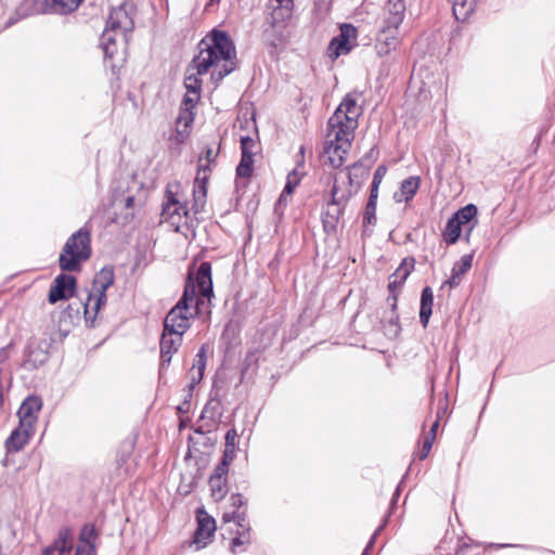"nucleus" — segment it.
Masks as SVG:
<instances>
[{
	"mask_svg": "<svg viewBox=\"0 0 555 555\" xmlns=\"http://www.w3.org/2000/svg\"><path fill=\"white\" fill-rule=\"evenodd\" d=\"M198 52L186 68L184 86L186 93L183 99L184 126L192 121L191 109L199 100L202 80L199 76L210 72V79L215 82L222 80L236 67V51L233 41L225 31L212 30L205 36L197 46Z\"/></svg>",
	"mask_w": 555,
	"mask_h": 555,
	"instance_id": "1",
	"label": "nucleus"
},
{
	"mask_svg": "<svg viewBox=\"0 0 555 555\" xmlns=\"http://www.w3.org/2000/svg\"><path fill=\"white\" fill-rule=\"evenodd\" d=\"M361 114L362 108L356 96L349 93L328 119L325 155L333 168H339L344 164Z\"/></svg>",
	"mask_w": 555,
	"mask_h": 555,
	"instance_id": "2",
	"label": "nucleus"
},
{
	"mask_svg": "<svg viewBox=\"0 0 555 555\" xmlns=\"http://www.w3.org/2000/svg\"><path fill=\"white\" fill-rule=\"evenodd\" d=\"M132 28L133 22L124 7L112 10L101 37L104 54L113 57L117 53L116 43H126Z\"/></svg>",
	"mask_w": 555,
	"mask_h": 555,
	"instance_id": "3",
	"label": "nucleus"
},
{
	"mask_svg": "<svg viewBox=\"0 0 555 555\" xmlns=\"http://www.w3.org/2000/svg\"><path fill=\"white\" fill-rule=\"evenodd\" d=\"M91 256L90 232L80 229L65 243L59 257L60 268L63 271H77L80 263Z\"/></svg>",
	"mask_w": 555,
	"mask_h": 555,
	"instance_id": "4",
	"label": "nucleus"
},
{
	"mask_svg": "<svg viewBox=\"0 0 555 555\" xmlns=\"http://www.w3.org/2000/svg\"><path fill=\"white\" fill-rule=\"evenodd\" d=\"M180 184H168L162 210V220L170 224L176 232H180L182 225L188 223L189 210L183 196L180 194Z\"/></svg>",
	"mask_w": 555,
	"mask_h": 555,
	"instance_id": "5",
	"label": "nucleus"
},
{
	"mask_svg": "<svg viewBox=\"0 0 555 555\" xmlns=\"http://www.w3.org/2000/svg\"><path fill=\"white\" fill-rule=\"evenodd\" d=\"M114 283L112 268H103L94 278L92 291L85 302V317L87 321H93L100 308L106 302V291Z\"/></svg>",
	"mask_w": 555,
	"mask_h": 555,
	"instance_id": "6",
	"label": "nucleus"
},
{
	"mask_svg": "<svg viewBox=\"0 0 555 555\" xmlns=\"http://www.w3.org/2000/svg\"><path fill=\"white\" fill-rule=\"evenodd\" d=\"M477 215V208L473 204H468L465 207L461 208L454 216L449 219L444 232L443 238L448 244H454L459 240L462 230L465 229L467 231V237L472 232L474 224L472 221Z\"/></svg>",
	"mask_w": 555,
	"mask_h": 555,
	"instance_id": "7",
	"label": "nucleus"
},
{
	"mask_svg": "<svg viewBox=\"0 0 555 555\" xmlns=\"http://www.w3.org/2000/svg\"><path fill=\"white\" fill-rule=\"evenodd\" d=\"M195 315L196 312L194 309L177 302L176 306L167 313L164 321V328H166V331H171L173 334L183 335L191 326V319Z\"/></svg>",
	"mask_w": 555,
	"mask_h": 555,
	"instance_id": "8",
	"label": "nucleus"
},
{
	"mask_svg": "<svg viewBox=\"0 0 555 555\" xmlns=\"http://www.w3.org/2000/svg\"><path fill=\"white\" fill-rule=\"evenodd\" d=\"M216 531V522L205 511H197V529L191 545H195V550H202L208 545Z\"/></svg>",
	"mask_w": 555,
	"mask_h": 555,
	"instance_id": "9",
	"label": "nucleus"
},
{
	"mask_svg": "<svg viewBox=\"0 0 555 555\" xmlns=\"http://www.w3.org/2000/svg\"><path fill=\"white\" fill-rule=\"evenodd\" d=\"M337 183L338 178L335 177L332 189V201L326 205V209L323 212V224L326 230L335 229L341 214V204L348 198L346 194L339 195Z\"/></svg>",
	"mask_w": 555,
	"mask_h": 555,
	"instance_id": "10",
	"label": "nucleus"
},
{
	"mask_svg": "<svg viewBox=\"0 0 555 555\" xmlns=\"http://www.w3.org/2000/svg\"><path fill=\"white\" fill-rule=\"evenodd\" d=\"M357 28L350 24H344L340 27V35L335 37L328 47L330 56L337 59L341 54L350 51L353 41L357 39Z\"/></svg>",
	"mask_w": 555,
	"mask_h": 555,
	"instance_id": "11",
	"label": "nucleus"
},
{
	"mask_svg": "<svg viewBox=\"0 0 555 555\" xmlns=\"http://www.w3.org/2000/svg\"><path fill=\"white\" fill-rule=\"evenodd\" d=\"M399 44V27L384 24L376 38V53L379 56L388 55L391 51L397 50Z\"/></svg>",
	"mask_w": 555,
	"mask_h": 555,
	"instance_id": "12",
	"label": "nucleus"
},
{
	"mask_svg": "<svg viewBox=\"0 0 555 555\" xmlns=\"http://www.w3.org/2000/svg\"><path fill=\"white\" fill-rule=\"evenodd\" d=\"M76 279L73 275L60 274L55 278L49 292V301L55 304L74 295Z\"/></svg>",
	"mask_w": 555,
	"mask_h": 555,
	"instance_id": "13",
	"label": "nucleus"
},
{
	"mask_svg": "<svg viewBox=\"0 0 555 555\" xmlns=\"http://www.w3.org/2000/svg\"><path fill=\"white\" fill-rule=\"evenodd\" d=\"M74 547V534L70 528H61L53 543L47 546L41 555H68Z\"/></svg>",
	"mask_w": 555,
	"mask_h": 555,
	"instance_id": "14",
	"label": "nucleus"
},
{
	"mask_svg": "<svg viewBox=\"0 0 555 555\" xmlns=\"http://www.w3.org/2000/svg\"><path fill=\"white\" fill-rule=\"evenodd\" d=\"M42 402L38 397H28L18 409L20 423L28 428H34L41 410Z\"/></svg>",
	"mask_w": 555,
	"mask_h": 555,
	"instance_id": "15",
	"label": "nucleus"
},
{
	"mask_svg": "<svg viewBox=\"0 0 555 555\" xmlns=\"http://www.w3.org/2000/svg\"><path fill=\"white\" fill-rule=\"evenodd\" d=\"M181 334H173L171 331L164 328L160 339V359L162 365L169 364L175 352L178 351L182 344Z\"/></svg>",
	"mask_w": 555,
	"mask_h": 555,
	"instance_id": "16",
	"label": "nucleus"
},
{
	"mask_svg": "<svg viewBox=\"0 0 555 555\" xmlns=\"http://www.w3.org/2000/svg\"><path fill=\"white\" fill-rule=\"evenodd\" d=\"M34 433V428H28L24 424H18V427L14 429L5 441V448L8 452H18L28 442L29 438Z\"/></svg>",
	"mask_w": 555,
	"mask_h": 555,
	"instance_id": "17",
	"label": "nucleus"
},
{
	"mask_svg": "<svg viewBox=\"0 0 555 555\" xmlns=\"http://www.w3.org/2000/svg\"><path fill=\"white\" fill-rule=\"evenodd\" d=\"M405 14L403 0H388L384 9V24L399 27Z\"/></svg>",
	"mask_w": 555,
	"mask_h": 555,
	"instance_id": "18",
	"label": "nucleus"
},
{
	"mask_svg": "<svg viewBox=\"0 0 555 555\" xmlns=\"http://www.w3.org/2000/svg\"><path fill=\"white\" fill-rule=\"evenodd\" d=\"M196 286L203 297L209 298L212 294L211 267L202 262L196 273Z\"/></svg>",
	"mask_w": 555,
	"mask_h": 555,
	"instance_id": "19",
	"label": "nucleus"
},
{
	"mask_svg": "<svg viewBox=\"0 0 555 555\" xmlns=\"http://www.w3.org/2000/svg\"><path fill=\"white\" fill-rule=\"evenodd\" d=\"M421 184L418 177H410L403 180L400 184V189L395 192L393 199L397 203L409 202L413 198Z\"/></svg>",
	"mask_w": 555,
	"mask_h": 555,
	"instance_id": "20",
	"label": "nucleus"
},
{
	"mask_svg": "<svg viewBox=\"0 0 555 555\" xmlns=\"http://www.w3.org/2000/svg\"><path fill=\"white\" fill-rule=\"evenodd\" d=\"M414 259L413 258H404L400 263L399 268L395 271V273L390 276L389 289L393 291L397 287H400L411 272L414 269Z\"/></svg>",
	"mask_w": 555,
	"mask_h": 555,
	"instance_id": "21",
	"label": "nucleus"
},
{
	"mask_svg": "<svg viewBox=\"0 0 555 555\" xmlns=\"http://www.w3.org/2000/svg\"><path fill=\"white\" fill-rule=\"evenodd\" d=\"M473 262V255H464L459 262L452 268V274L449 280L443 283L449 285L451 288L457 286L461 283L462 276L470 269Z\"/></svg>",
	"mask_w": 555,
	"mask_h": 555,
	"instance_id": "22",
	"label": "nucleus"
},
{
	"mask_svg": "<svg viewBox=\"0 0 555 555\" xmlns=\"http://www.w3.org/2000/svg\"><path fill=\"white\" fill-rule=\"evenodd\" d=\"M207 176L203 178L197 177L194 182L193 190V207L195 214H198L204 209L206 204V195H207V186H206Z\"/></svg>",
	"mask_w": 555,
	"mask_h": 555,
	"instance_id": "23",
	"label": "nucleus"
},
{
	"mask_svg": "<svg viewBox=\"0 0 555 555\" xmlns=\"http://www.w3.org/2000/svg\"><path fill=\"white\" fill-rule=\"evenodd\" d=\"M434 294L429 286H426L421 296L420 320L424 327L427 326L433 312Z\"/></svg>",
	"mask_w": 555,
	"mask_h": 555,
	"instance_id": "24",
	"label": "nucleus"
},
{
	"mask_svg": "<svg viewBox=\"0 0 555 555\" xmlns=\"http://www.w3.org/2000/svg\"><path fill=\"white\" fill-rule=\"evenodd\" d=\"M453 5V13L456 20L465 21L474 11L475 0H450Z\"/></svg>",
	"mask_w": 555,
	"mask_h": 555,
	"instance_id": "25",
	"label": "nucleus"
},
{
	"mask_svg": "<svg viewBox=\"0 0 555 555\" xmlns=\"http://www.w3.org/2000/svg\"><path fill=\"white\" fill-rule=\"evenodd\" d=\"M365 173H366V170L363 167L354 165L349 169V171L347 173L344 175V178H347L349 180L350 188H351V190L349 191V194L347 196H349L352 191L358 190V188L361 184L362 178L364 177ZM336 177L339 180L340 178H343V175H339Z\"/></svg>",
	"mask_w": 555,
	"mask_h": 555,
	"instance_id": "26",
	"label": "nucleus"
},
{
	"mask_svg": "<svg viewBox=\"0 0 555 555\" xmlns=\"http://www.w3.org/2000/svg\"><path fill=\"white\" fill-rule=\"evenodd\" d=\"M178 304L194 309L197 313L198 299L195 285L186 284L183 296L179 299Z\"/></svg>",
	"mask_w": 555,
	"mask_h": 555,
	"instance_id": "27",
	"label": "nucleus"
},
{
	"mask_svg": "<svg viewBox=\"0 0 555 555\" xmlns=\"http://www.w3.org/2000/svg\"><path fill=\"white\" fill-rule=\"evenodd\" d=\"M209 486L211 491V496L215 501L222 500L228 493L227 479L219 477H210Z\"/></svg>",
	"mask_w": 555,
	"mask_h": 555,
	"instance_id": "28",
	"label": "nucleus"
},
{
	"mask_svg": "<svg viewBox=\"0 0 555 555\" xmlns=\"http://www.w3.org/2000/svg\"><path fill=\"white\" fill-rule=\"evenodd\" d=\"M254 155L242 154L241 162L236 168V176L240 179H248L253 173Z\"/></svg>",
	"mask_w": 555,
	"mask_h": 555,
	"instance_id": "29",
	"label": "nucleus"
},
{
	"mask_svg": "<svg viewBox=\"0 0 555 555\" xmlns=\"http://www.w3.org/2000/svg\"><path fill=\"white\" fill-rule=\"evenodd\" d=\"M439 426V422L438 420L433 424L427 437L425 438L424 440V443H423V447H422V451L420 453V459L421 460H424L428 456L430 450H431V447H433V443L436 439V433H437V428Z\"/></svg>",
	"mask_w": 555,
	"mask_h": 555,
	"instance_id": "30",
	"label": "nucleus"
},
{
	"mask_svg": "<svg viewBox=\"0 0 555 555\" xmlns=\"http://www.w3.org/2000/svg\"><path fill=\"white\" fill-rule=\"evenodd\" d=\"M95 528L92 525H86L83 526L81 532H80V544L85 547L95 546L94 539H95Z\"/></svg>",
	"mask_w": 555,
	"mask_h": 555,
	"instance_id": "31",
	"label": "nucleus"
},
{
	"mask_svg": "<svg viewBox=\"0 0 555 555\" xmlns=\"http://www.w3.org/2000/svg\"><path fill=\"white\" fill-rule=\"evenodd\" d=\"M236 537L232 540V544H231V547H232V552L235 553L236 552V547L237 546H241V545H244V544H248L249 543V534H248V529H245L244 527L242 528V531H237L236 532Z\"/></svg>",
	"mask_w": 555,
	"mask_h": 555,
	"instance_id": "32",
	"label": "nucleus"
},
{
	"mask_svg": "<svg viewBox=\"0 0 555 555\" xmlns=\"http://www.w3.org/2000/svg\"><path fill=\"white\" fill-rule=\"evenodd\" d=\"M83 0H54L63 12H72L76 10Z\"/></svg>",
	"mask_w": 555,
	"mask_h": 555,
	"instance_id": "33",
	"label": "nucleus"
},
{
	"mask_svg": "<svg viewBox=\"0 0 555 555\" xmlns=\"http://www.w3.org/2000/svg\"><path fill=\"white\" fill-rule=\"evenodd\" d=\"M205 366H206V356H205V348L203 346L194 358V363H193L192 369L204 373Z\"/></svg>",
	"mask_w": 555,
	"mask_h": 555,
	"instance_id": "34",
	"label": "nucleus"
},
{
	"mask_svg": "<svg viewBox=\"0 0 555 555\" xmlns=\"http://www.w3.org/2000/svg\"><path fill=\"white\" fill-rule=\"evenodd\" d=\"M256 146V142L249 137L241 138V149L242 154L246 153L249 155H254L253 149Z\"/></svg>",
	"mask_w": 555,
	"mask_h": 555,
	"instance_id": "35",
	"label": "nucleus"
},
{
	"mask_svg": "<svg viewBox=\"0 0 555 555\" xmlns=\"http://www.w3.org/2000/svg\"><path fill=\"white\" fill-rule=\"evenodd\" d=\"M274 10H281L288 13L293 7V0H271L270 4Z\"/></svg>",
	"mask_w": 555,
	"mask_h": 555,
	"instance_id": "36",
	"label": "nucleus"
},
{
	"mask_svg": "<svg viewBox=\"0 0 555 555\" xmlns=\"http://www.w3.org/2000/svg\"><path fill=\"white\" fill-rule=\"evenodd\" d=\"M304 177V171L297 167L287 176V181L291 182V184L297 186L300 183L301 178Z\"/></svg>",
	"mask_w": 555,
	"mask_h": 555,
	"instance_id": "37",
	"label": "nucleus"
},
{
	"mask_svg": "<svg viewBox=\"0 0 555 555\" xmlns=\"http://www.w3.org/2000/svg\"><path fill=\"white\" fill-rule=\"evenodd\" d=\"M386 172H387V168L386 166L384 165H380L376 168L375 172H374V176H373V181L372 183L374 184V186L376 185H380L383 179L385 178L386 176Z\"/></svg>",
	"mask_w": 555,
	"mask_h": 555,
	"instance_id": "38",
	"label": "nucleus"
},
{
	"mask_svg": "<svg viewBox=\"0 0 555 555\" xmlns=\"http://www.w3.org/2000/svg\"><path fill=\"white\" fill-rule=\"evenodd\" d=\"M378 188H379V185L374 186V184L372 183L371 195H370L369 203L366 205L367 210H370V209H372L373 211L375 210L376 199L378 196Z\"/></svg>",
	"mask_w": 555,
	"mask_h": 555,
	"instance_id": "39",
	"label": "nucleus"
},
{
	"mask_svg": "<svg viewBox=\"0 0 555 555\" xmlns=\"http://www.w3.org/2000/svg\"><path fill=\"white\" fill-rule=\"evenodd\" d=\"M222 519L224 522L235 521L238 527L243 528L242 522L244 521V518L236 513H232V514L225 513V514H223Z\"/></svg>",
	"mask_w": 555,
	"mask_h": 555,
	"instance_id": "40",
	"label": "nucleus"
},
{
	"mask_svg": "<svg viewBox=\"0 0 555 555\" xmlns=\"http://www.w3.org/2000/svg\"><path fill=\"white\" fill-rule=\"evenodd\" d=\"M228 472H229V465L224 464V463H220L214 470V474L210 476V477H219V478H224L227 479V476H228Z\"/></svg>",
	"mask_w": 555,
	"mask_h": 555,
	"instance_id": "41",
	"label": "nucleus"
},
{
	"mask_svg": "<svg viewBox=\"0 0 555 555\" xmlns=\"http://www.w3.org/2000/svg\"><path fill=\"white\" fill-rule=\"evenodd\" d=\"M189 376H190V379H191V383H190L189 387L192 389L196 384H198L202 380V378L204 376V373L199 372V371H196L194 369H191L190 373H189Z\"/></svg>",
	"mask_w": 555,
	"mask_h": 555,
	"instance_id": "42",
	"label": "nucleus"
},
{
	"mask_svg": "<svg viewBox=\"0 0 555 555\" xmlns=\"http://www.w3.org/2000/svg\"><path fill=\"white\" fill-rule=\"evenodd\" d=\"M234 451H235V448L225 447L221 462L230 466V463L234 459Z\"/></svg>",
	"mask_w": 555,
	"mask_h": 555,
	"instance_id": "43",
	"label": "nucleus"
},
{
	"mask_svg": "<svg viewBox=\"0 0 555 555\" xmlns=\"http://www.w3.org/2000/svg\"><path fill=\"white\" fill-rule=\"evenodd\" d=\"M237 434L235 429H230L225 434V447L235 448V439Z\"/></svg>",
	"mask_w": 555,
	"mask_h": 555,
	"instance_id": "44",
	"label": "nucleus"
},
{
	"mask_svg": "<svg viewBox=\"0 0 555 555\" xmlns=\"http://www.w3.org/2000/svg\"><path fill=\"white\" fill-rule=\"evenodd\" d=\"M75 555H96L95 546L85 547L82 545H78L76 547Z\"/></svg>",
	"mask_w": 555,
	"mask_h": 555,
	"instance_id": "45",
	"label": "nucleus"
},
{
	"mask_svg": "<svg viewBox=\"0 0 555 555\" xmlns=\"http://www.w3.org/2000/svg\"><path fill=\"white\" fill-rule=\"evenodd\" d=\"M295 185L291 184V182L286 181V184L284 186V190L282 192V194L280 195V202H285L286 201V197L292 195L294 190H295Z\"/></svg>",
	"mask_w": 555,
	"mask_h": 555,
	"instance_id": "46",
	"label": "nucleus"
},
{
	"mask_svg": "<svg viewBox=\"0 0 555 555\" xmlns=\"http://www.w3.org/2000/svg\"><path fill=\"white\" fill-rule=\"evenodd\" d=\"M216 157H217V153L211 147L206 150L205 159L208 164L212 163L216 159Z\"/></svg>",
	"mask_w": 555,
	"mask_h": 555,
	"instance_id": "47",
	"label": "nucleus"
},
{
	"mask_svg": "<svg viewBox=\"0 0 555 555\" xmlns=\"http://www.w3.org/2000/svg\"><path fill=\"white\" fill-rule=\"evenodd\" d=\"M232 504L235 507H240L243 504L242 496L240 494L231 496Z\"/></svg>",
	"mask_w": 555,
	"mask_h": 555,
	"instance_id": "48",
	"label": "nucleus"
},
{
	"mask_svg": "<svg viewBox=\"0 0 555 555\" xmlns=\"http://www.w3.org/2000/svg\"><path fill=\"white\" fill-rule=\"evenodd\" d=\"M133 201H134L133 197H128L127 201H126V207L127 208L132 207Z\"/></svg>",
	"mask_w": 555,
	"mask_h": 555,
	"instance_id": "49",
	"label": "nucleus"
},
{
	"mask_svg": "<svg viewBox=\"0 0 555 555\" xmlns=\"http://www.w3.org/2000/svg\"><path fill=\"white\" fill-rule=\"evenodd\" d=\"M373 212H374V211H373L372 209H370V210H367V209H366V218H367V221H369V222H371V218H372V216H373V215H372Z\"/></svg>",
	"mask_w": 555,
	"mask_h": 555,
	"instance_id": "50",
	"label": "nucleus"
},
{
	"mask_svg": "<svg viewBox=\"0 0 555 555\" xmlns=\"http://www.w3.org/2000/svg\"><path fill=\"white\" fill-rule=\"evenodd\" d=\"M211 404H212V402H209V403L205 406L204 413H208L209 408H210V405H211Z\"/></svg>",
	"mask_w": 555,
	"mask_h": 555,
	"instance_id": "51",
	"label": "nucleus"
},
{
	"mask_svg": "<svg viewBox=\"0 0 555 555\" xmlns=\"http://www.w3.org/2000/svg\"><path fill=\"white\" fill-rule=\"evenodd\" d=\"M220 0H209V4L219 3Z\"/></svg>",
	"mask_w": 555,
	"mask_h": 555,
	"instance_id": "52",
	"label": "nucleus"
},
{
	"mask_svg": "<svg viewBox=\"0 0 555 555\" xmlns=\"http://www.w3.org/2000/svg\"><path fill=\"white\" fill-rule=\"evenodd\" d=\"M202 170H203V171H205V170H206V166H204V165H199V172H201Z\"/></svg>",
	"mask_w": 555,
	"mask_h": 555,
	"instance_id": "53",
	"label": "nucleus"
},
{
	"mask_svg": "<svg viewBox=\"0 0 555 555\" xmlns=\"http://www.w3.org/2000/svg\"><path fill=\"white\" fill-rule=\"evenodd\" d=\"M2 403V391H0V404Z\"/></svg>",
	"mask_w": 555,
	"mask_h": 555,
	"instance_id": "54",
	"label": "nucleus"
}]
</instances>
